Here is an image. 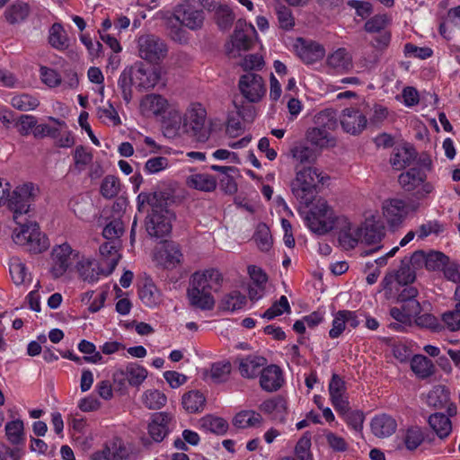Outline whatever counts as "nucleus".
<instances>
[{
  "mask_svg": "<svg viewBox=\"0 0 460 460\" xmlns=\"http://www.w3.org/2000/svg\"><path fill=\"white\" fill-rule=\"evenodd\" d=\"M238 87L242 95L250 102H259L266 93L263 78L254 72L241 75Z\"/></svg>",
  "mask_w": 460,
  "mask_h": 460,
  "instance_id": "ddd939ff",
  "label": "nucleus"
},
{
  "mask_svg": "<svg viewBox=\"0 0 460 460\" xmlns=\"http://www.w3.org/2000/svg\"><path fill=\"white\" fill-rule=\"evenodd\" d=\"M246 296L240 291L234 290L226 294L222 301L220 307L225 311L234 312L242 309L246 304Z\"/></svg>",
  "mask_w": 460,
  "mask_h": 460,
  "instance_id": "4c0bfd02",
  "label": "nucleus"
},
{
  "mask_svg": "<svg viewBox=\"0 0 460 460\" xmlns=\"http://www.w3.org/2000/svg\"><path fill=\"white\" fill-rule=\"evenodd\" d=\"M133 71V77L137 87L143 89L153 88L159 82L160 75L153 68H146L142 62H137L130 66Z\"/></svg>",
  "mask_w": 460,
  "mask_h": 460,
  "instance_id": "412c9836",
  "label": "nucleus"
},
{
  "mask_svg": "<svg viewBox=\"0 0 460 460\" xmlns=\"http://www.w3.org/2000/svg\"><path fill=\"white\" fill-rule=\"evenodd\" d=\"M135 83L133 71L130 67H126L120 74L118 80V86L121 91L122 98L126 103H129L132 99V84Z\"/></svg>",
  "mask_w": 460,
  "mask_h": 460,
  "instance_id": "ea45409f",
  "label": "nucleus"
},
{
  "mask_svg": "<svg viewBox=\"0 0 460 460\" xmlns=\"http://www.w3.org/2000/svg\"><path fill=\"white\" fill-rule=\"evenodd\" d=\"M142 402L149 410H159L167 402L166 395L156 389H149L143 393Z\"/></svg>",
  "mask_w": 460,
  "mask_h": 460,
  "instance_id": "e433bc0d",
  "label": "nucleus"
},
{
  "mask_svg": "<svg viewBox=\"0 0 460 460\" xmlns=\"http://www.w3.org/2000/svg\"><path fill=\"white\" fill-rule=\"evenodd\" d=\"M257 247L261 252H269L273 244L272 235L265 223H259L252 236Z\"/></svg>",
  "mask_w": 460,
  "mask_h": 460,
  "instance_id": "f704fd0d",
  "label": "nucleus"
},
{
  "mask_svg": "<svg viewBox=\"0 0 460 460\" xmlns=\"http://www.w3.org/2000/svg\"><path fill=\"white\" fill-rule=\"evenodd\" d=\"M49 42L53 48L58 50L66 49L68 47V40L66 38V31L59 23H54L51 26L49 30Z\"/></svg>",
  "mask_w": 460,
  "mask_h": 460,
  "instance_id": "c03bdc74",
  "label": "nucleus"
},
{
  "mask_svg": "<svg viewBox=\"0 0 460 460\" xmlns=\"http://www.w3.org/2000/svg\"><path fill=\"white\" fill-rule=\"evenodd\" d=\"M414 318V323L420 328H426L434 332H440L444 330L442 323L431 314H418Z\"/></svg>",
  "mask_w": 460,
  "mask_h": 460,
  "instance_id": "4d7b16f0",
  "label": "nucleus"
},
{
  "mask_svg": "<svg viewBox=\"0 0 460 460\" xmlns=\"http://www.w3.org/2000/svg\"><path fill=\"white\" fill-rule=\"evenodd\" d=\"M427 175L420 167H412L399 175L398 181L407 192H411L417 199H425L430 194L434 187L426 181Z\"/></svg>",
  "mask_w": 460,
  "mask_h": 460,
  "instance_id": "423d86ee",
  "label": "nucleus"
},
{
  "mask_svg": "<svg viewBox=\"0 0 460 460\" xmlns=\"http://www.w3.org/2000/svg\"><path fill=\"white\" fill-rule=\"evenodd\" d=\"M29 13L30 7L28 4L18 2L7 8L4 15L10 23H16L23 21L29 15Z\"/></svg>",
  "mask_w": 460,
  "mask_h": 460,
  "instance_id": "49530a36",
  "label": "nucleus"
},
{
  "mask_svg": "<svg viewBox=\"0 0 460 460\" xmlns=\"http://www.w3.org/2000/svg\"><path fill=\"white\" fill-rule=\"evenodd\" d=\"M12 106L19 111H28L35 110L40 102L36 97H33L27 93L15 95L11 100Z\"/></svg>",
  "mask_w": 460,
  "mask_h": 460,
  "instance_id": "864d4df0",
  "label": "nucleus"
},
{
  "mask_svg": "<svg viewBox=\"0 0 460 460\" xmlns=\"http://www.w3.org/2000/svg\"><path fill=\"white\" fill-rule=\"evenodd\" d=\"M327 65L340 73L349 71L352 65V57L344 48H340L327 58Z\"/></svg>",
  "mask_w": 460,
  "mask_h": 460,
  "instance_id": "cd10ccee",
  "label": "nucleus"
},
{
  "mask_svg": "<svg viewBox=\"0 0 460 460\" xmlns=\"http://www.w3.org/2000/svg\"><path fill=\"white\" fill-rule=\"evenodd\" d=\"M358 234L361 242L368 245L379 243L385 235L384 227L377 222H367Z\"/></svg>",
  "mask_w": 460,
  "mask_h": 460,
  "instance_id": "c85d7f7f",
  "label": "nucleus"
},
{
  "mask_svg": "<svg viewBox=\"0 0 460 460\" xmlns=\"http://www.w3.org/2000/svg\"><path fill=\"white\" fill-rule=\"evenodd\" d=\"M346 385L343 379L337 374L332 376L329 383V394L332 406L336 411H344L349 401L346 394Z\"/></svg>",
  "mask_w": 460,
  "mask_h": 460,
  "instance_id": "4be33fe9",
  "label": "nucleus"
},
{
  "mask_svg": "<svg viewBox=\"0 0 460 460\" xmlns=\"http://www.w3.org/2000/svg\"><path fill=\"white\" fill-rule=\"evenodd\" d=\"M449 391L443 385H436L427 395V403L435 408H445L450 401Z\"/></svg>",
  "mask_w": 460,
  "mask_h": 460,
  "instance_id": "72a5a7b5",
  "label": "nucleus"
},
{
  "mask_svg": "<svg viewBox=\"0 0 460 460\" xmlns=\"http://www.w3.org/2000/svg\"><path fill=\"white\" fill-rule=\"evenodd\" d=\"M408 257H404L401 261V266L396 273V280L401 285H408L414 282L416 279V272L411 264L407 262Z\"/></svg>",
  "mask_w": 460,
  "mask_h": 460,
  "instance_id": "bf43d9fd",
  "label": "nucleus"
},
{
  "mask_svg": "<svg viewBox=\"0 0 460 460\" xmlns=\"http://www.w3.org/2000/svg\"><path fill=\"white\" fill-rule=\"evenodd\" d=\"M262 421L263 419L259 412L254 411H242L234 416L233 424L236 428L246 429L259 427L261 425Z\"/></svg>",
  "mask_w": 460,
  "mask_h": 460,
  "instance_id": "7c9ffc66",
  "label": "nucleus"
},
{
  "mask_svg": "<svg viewBox=\"0 0 460 460\" xmlns=\"http://www.w3.org/2000/svg\"><path fill=\"white\" fill-rule=\"evenodd\" d=\"M259 409L264 414L270 416L271 420L280 423L286 422L288 402L284 397L277 395L268 399L260 404Z\"/></svg>",
  "mask_w": 460,
  "mask_h": 460,
  "instance_id": "aec40b11",
  "label": "nucleus"
},
{
  "mask_svg": "<svg viewBox=\"0 0 460 460\" xmlns=\"http://www.w3.org/2000/svg\"><path fill=\"white\" fill-rule=\"evenodd\" d=\"M343 130L350 135H359L367 127L366 116L356 108H347L340 117Z\"/></svg>",
  "mask_w": 460,
  "mask_h": 460,
  "instance_id": "dca6fc26",
  "label": "nucleus"
},
{
  "mask_svg": "<svg viewBox=\"0 0 460 460\" xmlns=\"http://www.w3.org/2000/svg\"><path fill=\"white\" fill-rule=\"evenodd\" d=\"M78 273L84 281L93 283L100 275H106V270L93 259H83L76 265Z\"/></svg>",
  "mask_w": 460,
  "mask_h": 460,
  "instance_id": "b1692460",
  "label": "nucleus"
},
{
  "mask_svg": "<svg viewBox=\"0 0 460 460\" xmlns=\"http://www.w3.org/2000/svg\"><path fill=\"white\" fill-rule=\"evenodd\" d=\"M283 383L282 371L277 365H270L262 369L260 385L263 390L275 392L282 386Z\"/></svg>",
  "mask_w": 460,
  "mask_h": 460,
  "instance_id": "5701e85b",
  "label": "nucleus"
},
{
  "mask_svg": "<svg viewBox=\"0 0 460 460\" xmlns=\"http://www.w3.org/2000/svg\"><path fill=\"white\" fill-rule=\"evenodd\" d=\"M147 370L137 362H128L124 367H119L112 375L113 382L119 389H125L127 385L139 387L146 379Z\"/></svg>",
  "mask_w": 460,
  "mask_h": 460,
  "instance_id": "f8f14e48",
  "label": "nucleus"
},
{
  "mask_svg": "<svg viewBox=\"0 0 460 460\" xmlns=\"http://www.w3.org/2000/svg\"><path fill=\"white\" fill-rule=\"evenodd\" d=\"M294 47L297 56L306 64L315 63L325 55V49L321 44L302 38L296 40Z\"/></svg>",
  "mask_w": 460,
  "mask_h": 460,
  "instance_id": "a211bd4d",
  "label": "nucleus"
},
{
  "mask_svg": "<svg viewBox=\"0 0 460 460\" xmlns=\"http://www.w3.org/2000/svg\"><path fill=\"white\" fill-rule=\"evenodd\" d=\"M284 312H290V305L286 296H281L279 301H276L269 309H267L262 314V318L268 320L274 319L275 317L281 315Z\"/></svg>",
  "mask_w": 460,
  "mask_h": 460,
  "instance_id": "e2e57ef3",
  "label": "nucleus"
},
{
  "mask_svg": "<svg viewBox=\"0 0 460 460\" xmlns=\"http://www.w3.org/2000/svg\"><path fill=\"white\" fill-rule=\"evenodd\" d=\"M78 349L80 352L89 355L83 357L84 362L96 364L102 360V354L96 350L95 345L91 341L82 340L78 344Z\"/></svg>",
  "mask_w": 460,
  "mask_h": 460,
  "instance_id": "13d9d810",
  "label": "nucleus"
},
{
  "mask_svg": "<svg viewBox=\"0 0 460 460\" xmlns=\"http://www.w3.org/2000/svg\"><path fill=\"white\" fill-rule=\"evenodd\" d=\"M100 253L102 258L99 263L105 268L106 276L111 274L120 257L117 245L113 242H106L100 246Z\"/></svg>",
  "mask_w": 460,
  "mask_h": 460,
  "instance_id": "bb28decb",
  "label": "nucleus"
},
{
  "mask_svg": "<svg viewBox=\"0 0 460 460\" xmlns=\"http://www.w3.org/2000/svg\"><path fill=\"white\" fill-rule=\"evenodd\" d=\"M10 274L17 286L25 283L29 276L25 264L18 257H13L10 261Z\"/></svg>",
  "mask_w": 460,
  "mask_h": 460,
  "instance_id": "09e8293b",
  "label": "nucleus"
},
{
  "mask_svg": "<svg viewBox=\"0 0 460 460\" xmlns=\"http://www.w3.org/2000/svg\"><path fill=\"white\" fill-rule=\"evenodd\" d=\"M174 425L172 414L165 411L153 413L147 425V431L151 438L156 442H162L171 432Z\"/></svg>",
  "mask_w": 460,
  "mask_h": 460,
  "instance_id": "4468645a",
  "label": "nucleus"
},
{
  "mask_svg": "<svg viewBox=\"0 0 460 460\" xmlns=\"http://www.w3.org/2000/svg\"><path fill=\"white\" fill-rule=\"evenodd\" d=\"M216 14L217 25L221 30H227L232 26L234 15L227 5H220Z\"/></svg>",
  "mask_w": 460,
  "mask_h": 460,
  "instance_id": "774afa93",
  "label": "nucleus"
},
{
  "mask_svg": "<svg viewBox=\"0 0 460 460\" xmlns=\"http://www.w3.org/2000/svg\"><path fill=\"white\" fill-rule=\"evenodd\" d=\"M257 36L254 26L243 20H238L232 35V44L238 50H248L252 48Z\"/></svg>",
  "mask_w": 460,
  "mask_h": 460,
  "instance_id": "f3484780",
  "label": "nucleus"
},
{
  "mask_svg": "<svg viewBox=\"0 0 460 460\" xmlns=\"http://www.w3.org/2000/svg\"><path fill=\"white\" fill-rule=\"evenodd\" d=\"M163 257L165 268L173 269L181 262L183 255L178 244L170 243L164 246Z\"/></svg>",
  "mask_w": 460,
  "mask_h": 460,
  "instance_id": "37998d69",
  "label": "nucleus"
},
{
  "mask_svg": "<svg viewBox=\"0 0 460 460\" xmlns=\"http://www.w3.org/2000/svg\"><path fill=\"white\" fill-rule=\"evenodd\" d=\"M419 208L420 204L413 200L390 199L383 203V214L388 226L396 229L402 226L411 212H416Z\"/></svg>",
  "mask_w": 460,
  "mask_h": 460,
  "instance_id": "1a4fd4ad",
  "label": "nucleus"
},
{
  "mask_svg": "<svg viewBox=\"0 0 460 460\" xmlns=\"http://www.w3.org/2000/svg\"><path fill=\"white\" fill-rule=\"evenodd\" d=\"M137 200L138 211H147L145 219L147 234L157 240L169 236L174 218V214L167 208L169 194L164 191L141 192Z\"/></svg>",
  "mask_w": 460,
  "mask_h": 460,
  "instance_id": "f03ea898",
  "label": "nucleus"
},
{
  "mask_svg": "<svg viewBox=\"0 0 460 460\" xmlns=\"http://www.w3.org/2000/svg\"><path fill=\"white\" fill-rule=\"evenodd\" d=\"M37 190L32 183L18 186L10 194L6 202L10 210L13 212V220L21 226L20 231L14 233L13 241L20 245H28L30 251L34 253L41 252L49 247L48 239L41 234L37 223H22L19 218L29 212Z\"/></svg>",
  "mask_w": 460,
  "mask_h": 460,
  "instance_id": "f257e3e1",
  "label": "nucleus"
},
{
  "mask_svg": "<svg viewBox=\"0 0 460 460\" xmlns=\"http://www.w3.org/2000/svg\"><path fill=\"white\" fill-rule=\"evenodd\" d=\"M441 321L444 329L450 332L460 331V310L455 307L453 310L446 311L441 315Z\"/></svg>",
  "mask_w": 460,
  "mask_h": 460,
  "instance_id": "0e129e2a",
  "label": "nucleus"
},
{
  "mask_svg": "<svg viewBox=\"0 0 460 460\" xmlns=\"http://www.w3.org/2000/svg\"><path fill=\"white\" fill-rule=\"evenodd\" d=\"M370 427L372 433L376 437L387 438L395 432L397 423L392 416L383 413L372 419Z\"/></svg>",
  "mask_w": 460,
  "mask_h": 460,
  "instance_id": "393cba45",
  "label": "nucleus"
},
{
  "mask_svg": "<svg viewBox=\"0 0 460 460\" xmlns=\"http://www.w3.org/2000/svg\"><path fill=\"white\" fill-rule=\"evenodd\" d=\"M311 448V433L306 431L297 441L295 447V454L299 460H312L313 456L310 452Z\"/></svg>",
  "mask_w": 460,
  "mask_h": 460,
  "instance_id": "052dcab7",
  "label": "nucleus"
},
{
  "mask_svg": "<svg viewBox=\"0 0 460 460\" xmlns=\"http://www.w3.org/2000/svg\"><path fill=\"white\" fill-rule=\"evenodd\" d=\"M424 436L418 427H411L407 429L403 441L409 450L416 449L423 441Z\"/></svg>",
  "mask_w": 460,
  "mask_h": 460,
  "instance_id": "338daca9",
  "label": "nucleus"
},
{
  "mask_svg": "<svg viewBox=\"0 0 460 460\" xmlns=\"http://www.w3.org/2000/svg\"><path fill=\"white\" fill-rule=\"evenodd\" d=\"M76 255L66 243L55 246L51 252V273L54 278L64 275Z\"/></svg>",
  "mask_w": 460,
  "mask_h": 460,
  "instance_id": "2eb2a0df",
  "label": "nucleus"
},
{
  "mask_svg": "<svg viewBox=\"0 0 460 460\" xmlns=\"http://www.w3.org/2000/svg\"><path fill=\"white\" fill-rule=\"evenodd\" d=\"M139 298L148 307H155L162 302L157 288L151 283L145 284L139 290Z\"/></svg>",
  "mask_w": 460,
  "mask_h": 460,
  "instance_id": "58836bf2",
  "label": "nucleus"
},
{
  "mask_svg": "<svg viewBox=\"0 0 460 460\" xmlns=\"http://www.w3.org/2000/svg\"><path fill=\"white\" fill-rule=\"evenodd\" d=\"M207 111L199 103L192 104L186 111L183 128L196 141L205 143L210 136V128L206 125Z\"/></svg>",
  "mask_w": 460,
  "mask_h": 460,
  "instance_id": "0eeeda50",
  "label": "nucleus"
},
{
  "mask_svg": "<svg viewBox=\"0 0 460 460\" xmlns=\"http://www.w3.org/2000/svg\"><path fill=\"white\" fill-rule=\"evenodd\" d=\"M335 112L332 110H324L315 116V122L319 127L311 128L306 131V139L312 145L319 147L327 146L331 141L329 129L336 127Z\"/></svg>",
  "mask_w": 460,
  "mask_h": 460,
  "instance_id": "6e6552de",
  "label": "nucleus"
},
{
  "mask_svg": "<svg viewBox=\"0 0 460 460\" xmlns=\"http://www.w3.org/2000/svg\"><path fill=\"white\" fill-rule=\"evenodd\" d=\"M343 419L346 423L356 431H361L363 429V422L365 420L364 414L361 411H351L349 403H347L344 411H336Z\"/></svg>",
  "mask_w": 460,
  "mask_h": 460,
  "instance_id": "a18cd8bd",
  "label": "nucleus"
},
{
  "mask_svg": "<svg viewBox=\"0 0 460 460\" xmlns=\"http://www.w3.org/2000/svg\"><path fill=\"white\" fill-rule=\"evenodd\" d=\"M210 373L214 382H225L231 373V364L228 361L216 362L211 366Z\"/></svg>",
  "mask_w": 460,
  "mask_h": 460,
  "instance_id": "69168bd1",
  "label": "nucleus"
},
{
  "mask_svg": "<svg viewBox=\"0 0 460 460\" xmlns=\"http://www.w3.org/2000/svg\"><path fill=\"white\" fill-rule=\"evenodd\" d=\"M390 20L386 14H376L365 23V31L369 33H379L385 31Z\"/></svg>",
  "mask_w": 460,
  "mask_h": 460,
  "instance_id": "680f3d73",
  "label": "nucleus"
},
{
  "mask_svg": "<svg viewBox=\"0 0 460 460\" xmlns=\"http://www.w3.org/2000/svg\"><path fill=\"white\" fill-rule=\"evenodd\" d=\"M120 190V181L114 175H107L102 181L100 192L105 199H112L116 197Z\"/></svg>",
  "mask_w": 460,
  "mask_h": 460,
  "instance_id": "603ef678",
  "label": "nucleus"
},
{
  "mask_svg": "<svg viewBox=\"0 0 460 460\" xmlns=\"http://www.w3.org/2000/svg\"><path fill=\"white\" fill-rule=\"evenodd\" d=\"M411 367L420 378H427L435 372V367L432 361L423 355H415L411 359Z\"/></svg>",
  "mask_w": 460,
  "mask_h": 460,
  "instance_id": "473e14b6",
  "label": "nucleus"
},
{
  "mask_svg": "<svg viewBox=\"0 0 460 460\" xmlns=\"http://www.w3.org/2000/svg\"><path fill=\"white\" fill-rule=\"evenodd\" d=\"M97 117L104 124L112 126L121 124L119 113L111 102H107L106 105L97 108Z\"/></svg>",
  "mask_w": 460,
  "mask_h": 460,
  "instance_id": "79ce46f5",
  "label": "nucleus"
},
{
  "mask_svg": "<svg viewBox=\"0 0 460 460\" xmlns=\"http://www.w3.org/2000/svg\"><path fill=\"white\" fill-rule=\"evenodd\" d=\"M172 18L181 26L191 31L200 30L205 20V13L190 1H184L177 4L172 13Z\"/></svg>",
  "mask_w": 460,
  "mask_h": 460,
  "instance_id": "9d476101",
  "label": "nucleus"
},
{
  "mask_svg": "<svg viewBox=\"0 0 460 460\" xmlns=\"http://www.w3.org/2000/svg\"><path fill=\"white\" fill-rule=\"evenodd\" d=\"M223 276L217 269L197 271L190 278L188 296L192 305L202 310L212 309L215 299L212 292H218L222 287Z\"/></svg>",
  "mask_w": 460,
  "mask_h": 460,
  "instance_id": "7ed1b4c3",
  "label": "nucleus"
},
{
  "mask_svg": "<svg viewBox=\"0 0 460 460\" xmlns=\"http://www.w3.org/2000/svg\"><path fill=\"white\" fill-rule=\"evenodd\" d=\"M168 108V101L164 96L156 93L146 94L142 98L139 105L141 114L146 117L162 116Z\"/></svg>",
  "mask_w": 460,
  "mask_h": 460,
  "instance_id": "6ab92c4d",
  "label": "nucleus"
},
{
  "mask_svg": "<svg viewBox=\"0 0 460 460\" xmlns=\"http://www.w3.org/2000/svg\"><path fill=\"white\" fill-rule=\"evenodd\" d=\"M190 185L202 191H213L217 187V181L213 175L197 173L191 176Z\"/></svg>",
  "mask_w": 460,
  "mask_h": 460,
  "instance_id": "8fccbe9b",
  "label": "nucleus"
},
{
  "mask_svg": "<svg viewBox=\"0 0 460 460\" xmlns=\"http://www.w3.org/2000/svg\"><path fill=\"white\" fill-rule=\"evenodd\" d=\"M335 215L323 199H319L305 217L307 226L317 234H324L334 227Z\"/></svg>",
  "mask_w": 460,
  "mask_h": 460,
  "instance_id": "39448f33",
  "label": "nucleus"
},
{
  "mask_svg": "<svg viewBox=\"0 0 460 460\" xmlns=\"http://www.w3.org/2000/svg\"><path fill=\"white\" fill-rule=\"evenodd\" d=\"M139 57L153 64L163 60L168 52L165 42L154 34H145L137 39Z\"/></svg>",
  "mask_w": 460,
  "mask_h": 460,
  "instance_id": "9b49d317",
  "label": "nucleus"
},
{
  "mask_svg": "<svg viewBox=\"0 0 460 460\" xmlns=\"http://www.w3.org/2000/svg\"><path fill=\"white\" fill-rule=\"evenodd\" d=\"M102 454L106 460H124L129 455L121 440H115L110 446H106Z\"/></svg>",
  "mask_w": 460,
  "mask_h": 460,
  "instance_id": "a19ab883",
  "label": "nucleus"
},
{
  "mask_svg": "<svg viewBox=\"0 0 460 460\" xmlns=\"http://www.w3.org/2000/svg\"><path fill=\"white\" fill-rule=\"evenodd\" d=\"M205 396L199 391H190L182 396V406L190 413L199 412L203 411L205 406Z\"/></svg>",
  "mask_w": 460,
  "mask_h": 460,
  "instance_id": "2f4dec72",
  "label": "nucleus"
},
{
  "mask_svg": "<svg viewBox=\"0 0 460 460\" xmlns=\"http://www.w3.org/2000/svg\"><path fill=\"white\" fill-rule=\"evenodd\" d=\"M358 239H360L358 229L352 233L349 223H348L344 228L341 230L338 236V241L341 246L345 250L353 249L358 244Z\"/></svg>",
  "mask_w": 460,
  "mask_h": 460,
  "instance_id": "5fc2aeb1",
  "label": "nucleus"
},
{
  "mask_svg": "<svg viewBox=\"0 0 460 460\" xmlns=\"http://www.w3.org/2000/svg\"><path fill=\"white\" fill-rule=\"evenodd\" d=\"M275 10L279 27L285 31L292 30L295 26V18L290 8L282 4H277Z\"/></svg>",
  "mask_w": 460,
  "mask_h": 460,
  "instance_id": "6e6d98bb",
  "label": "nucleus"
},
{
  "mask_svg": "<svg viewBox=\"0 0 460 460\" xmlns=\"http://www.w3.org/2000/svg\"><path fill=\"white\" fill-rule=\"evenodd\" d=\"M266 363V358L258 356H247L239 359V371L244 378H254L261 374V367Z\"/></svg>",
  "mask_w": 460,
  "mask_h": 460,
  "instance_id": "a878e982",
  "label": "nucleus"
},
{
  "mask_svg": "<svg viewBox=\"0 0 460 460\" xmlns=\"http://www.w3.org/2000/svg\"><path fill=\"white\" fill-rule=\"evenodd\" d=\"M5 435L8 441L14 446L24 443V425L22 420H14L5 424Z\"/></svg>",
  "mask_w": 460,
  "mask_h": 460,
  "instance_id": "c9c22d12",
  "label": "nucleus"
},
{
  "mask_svg": "<svg viewBox=\"0 0 460 460\" xmlns=\"http://www.w3.org/2000/svg\"><path fill=\"white\" fill-rule=\"evenodd\" d=\"M429 424L437 436L444 439L452 431V423L447 416L441 412H436L429 417Z\"/></svg>",
  "mask_w": 460,
  "mask_h": 460,
  "instance_id": "c756f323",
  "label": "nucleus"
},
{
  "mask_svg": "<svg viewBox=\"0 0 460 460\" xmlns=\"http://www.w3.org/2000/svg\"><path fill=\"white\" fill-rule=\"evenodd\" d=\"M320 182L324 183L321 173L314 168L305 167L296 172V178L291 182V190L300 203L308 207L314 199L316 187Z\"/></svg>",
  "mask_w": 460,
  "mask_h": 460,
  "instance_id": "20e7f679",
  "label": "nucleus"
},
{
  "mask_svg": "<svg viewBox=\"0 0 460 460\" xmlns=\"http://www.w3.org/2000/svg\"><path fill=\"white\" fill-rule=\"evenodd\" d=\"M414 157L415 152L413 149L407 147L397 148L391 157V164L397 170H400L409 165Z\"/></svg>",
  "mask_w": 460,
  "mask_h": 460,
  "instance_id": "3c124183",
  "label": "nucleus"
},
{
  "mask_svg": "<svg viewBox=\"0 0 460 460\" xmlns=\"http://www.w3.org/2000/svg\"><path fill=\"white\" fill-rule=\"evenodd\" d=\"M449 262V257L438 251L427 252L426 270L429 271L442 270Z\"/></svg>",
  "mask_w": 460,
  "mask_h": 460,
  "instance_id": "de8ad7c7",
  "label": "nucleus"
}]
</instances>
